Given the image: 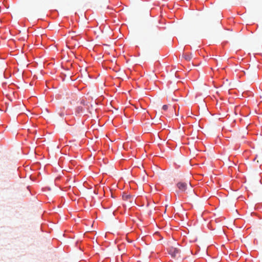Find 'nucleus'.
Returning <instances> with one entry per match:
<instances>
[{"instance_id":"1","label":"nucleus","mask_w":262,"mask_h":262,"mask_svg":"<svg viewBox=\"0 0 262 262\" xmlns=\"http://www.w3.org/2000/svg\"><path fill=\"white\" fill-rule=\"evenodd\" d=\"M179 189L183 192L188 193L189 192H193L192 186L190 182H179L177 184Z\"/></svg>"},{"instance_id":"2","label":"nucleus","mask_w":262,"mask_h":262,"mask_svg":"<svg viewBox=\"0 0 262 262\" xmlns=\"http://www.w3.org/2000/svg\"><path fill=\"white\" fill-rule=\"evenodd\" d=\"M168 251L173 258H178L180 256V250L177 247L171 246L168 248Z\"/></svg>"},{"instance_id":"3","label":"nucleus","mask_w":262,"mask_h":262,"mask_svg":"<svg viewBox=\"0 0 262 262\" xmlns=\"http://www.w3.org/2000/svg\"><path fill=\"white\" fill-rule=\"evenodd\" d=\"M51 262H59V258H57L55 254V251L52 252Z\"/></svg>"},{"instance_id":"4","label":"nucleus","mask_w":262,"mask_h":262,"mask_svg":"<svg viewBox=\"0 0 262 262\" xmlns=\"http://www.w3.org/2000/svg\"><path fill=\"white\" fill-rule=\"evenodd\" d=\"M183 57L187 61H190L192 58L191 54H184Z\"/></svg>"},{"instance_id":"5","label":"nucleus","mask_w":262,"mask_h":262,"mask_svg":"<svg viewBox=\"0 0 262 262\" xmlns=\"http://www.w3.org/2000/svg\"><path fill=\"white\" fill-rule=\"evenodd\" d=\"M168 108V106L167 105H164L162 107V109L164 110V111H167V109Z\"/></svg>"},{"instance_id":"6","label":"nucleus","mask_w":262,"mask_h":262,"mask_svg":"<svg viewBox=\"0 0 262 262\" xmlns=\"http://www.w3.org/2000/svg\"><path fill=\"white\" fill-rule=\"evenodd\" d=\"M130 196L129 195H123V198L124 200H127L128 199L130 198Z\"/></svg>"}]
</instances>
